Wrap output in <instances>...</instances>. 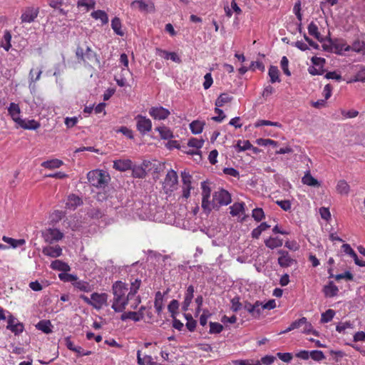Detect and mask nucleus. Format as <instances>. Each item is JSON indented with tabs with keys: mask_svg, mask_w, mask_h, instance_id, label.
<instances>
[{
	"mask_svg": "<svg viewBox=\"0 0 365 365\" xmlns=\"http://www.w3.org/2000/svg\"><path fill=\"white\" fill-rule=\"evenodd\" d=\"M112 289L114 296L112 309L116 312H122L125 309L128 301L132 299L128 298V294L125 296L128 289V285L121 281H117L113 284Z\"/></svg>",
	"mask_w": 365,
	"mask_h": 365,
	"instance_id": "nucleus-1",
	"label": "nucleus"
},
{
	"mask_svg": "<svg viewBox=\"0 0 365 365\" xmlns=\"http://www.w3.org/2000/svg\"><path fill=\"white\" fill-rule=\"evenodd\" d=\"M87 178L91 185L98 188L105 187L110 180L109 175L106 172L100 170L88 172Z\"/></svg>",
	"mask_w": 365,
	"mask_h": 365,
	"instance_id": "nucleus-2",
	"label": "nucleus"
},
{
	"mask_svg": "<svg viewBox=\"0 0 365 365\" xmlns=\"http://www.w3.org/2000/svg\"><path fill=\"white\" fill-rule=\"evenodd\" d=\"M76 55L78 59L83 61L85 63L100 65V60L97 57L96 53L89 46H87L85 52L81 47H78L76 51Z\"/></svg>",
	"mask_w": 365,
	"mask_h": 365,
	"instance_id": "nucleus-3",
	"label": "nucleus"
},
{
	"mask_svg": "<svg viewBox=\"0 0 365 365\" xmlns=\"http://www.w3.org/2000/svg\"><path fill=\"white\" fill-rule=\"evenodd\" d=\"M231 202V195L225 190L221 189L213 193L212 195V207L218 210L222 205H227Z\"/></svg>",
	"mask_w": 365,
	"mask_h": 365,
	"instance_id": "nucleus-4",
	"label": "nucleus"
},
{
	"mask_svg": "<svg viewBox=\"0 0 365 365\" xmlns=\"http://www.w3.org/2000/svg\"><path fill=\"white\" fill-rule=\"evenodd\" d=\"M277 253L279 255L277 261L280 267L284 268L297 264V260L292 257L287 251L279 250L277 251Z\"/></svg>",
	"mask_w": 365,
	"mask_h": 365,
	"instance_id": "nucleus-5",
	"label": "nucleus"
},
{
	"mask_svg": "<svg viewBox=\"0 0 365 365\" xmlns=\"http://www.w3.org/2000/svg\"><path fill=\"white\" fill-rule=\"evenodd\" d=\"M43 237L46 242L52 243L58 241L63 237V234L58 229L49 228L43 232Z\"/></svg>",
	"mask_w": 365,
	"mask_h": 365,
	"instance_id": "nucleus-6",
	"label": "nucleus"
},
{
	"mask_svg": "<svg viewBox=\"0 0 365 365\" xmlns=\"http://www.w3.org/2000/svg\"><path fill=\"white\" fill-rule=\"evenodd\" d=\"M137 120V128L138 131L142 134H145L146 133L149 132L151 130L152 128V123L151 120L148 118H146L144 116H142L140 115H138L136 117Z\"/></svg>",
	"mask_w": 365,
	"mask_h": 365,
	"instance_id": "nucleus-7",
	"label": "nucleus"
},
{
	"mask_svg": "<svg viewBox=\"0 0 365 365\" xmlns=\"http://www.w3.org/2000/svg\"><path fill=\"white\" fill-rule=\"evenodd\" d=\"M91 306L96 309H101L103 305H106L108 294L106 293L94 292L91 294Z\"/></svg>",
	"mask_w": 365,
	"mask_h": 365,
	"instance_id": "nucleus-8",
	"label": "nucleus"
},
{
	"mask_svg": "<svg viewBox=\"0 0 365 365\" xmlns=\"http://www.w3.org/2000/svg\"><path fill=\"white\" fill-rule=\"evenodd\" d=\"M38 9L34 7H27L21 16L22 23H31L33 22L35 19L38 16Z\"/></svg>",
	"mask_w": 365,
	"mask_h": 365,
	"instance_id": "nucleus-9",
	"label": "nucleus"
},
{
	"mask_svg": "<svg viewBox=\"0 0 365 365\" xmlns=\"http://www.w3.org/2000/svg\"><path fill=\"white\" fill-rule=\"evenodd\" d=\"M170 113L168 109L162 106L152 107L149 110V114L157 120H165L169 116Z\"/></svg>",
	"mask_w": 365,
	"mask_h": 365,
	"instance_id": "nucleus-10",
	"label": "nucleus"
},
{
	"mask_svg": "<svg viewBox=\"0 0 365 365\" xmlns=\"http://www.w3.org/2000/svg\"><path fill=\"white\" fill-rule=\"evenodd\" d=\"M9 115H11L13 120L17 124L20 123L22 119L20 118V108L18 104L11 103L8 108Z\"/></svg>",
	"mask_w": 365,
	"mask_h": 365,
	"instance_id": "nucleus-11",
	"label": "nucleus"
},
{
	"mask_svg": "<svg viewBox=\"0 0 365 365\" xmlns=\"http://www.w3.org/2000/svg\"><path fill=\"white\" fill-rule=\"evenodd\" d=\"M42 252L43 255L51 257H58L61 255L62 249L59 245H56L55 247L47 246L43 249Z\"/></svg>",
	"mask_w": 365,
	"mask_h": 365,
	"instance_id": "nucleus-12",
	"label": "nucleus"
},
{
	"mask_svg": "<svg viewBox=\"0 0 365 365\" xmlns=\"http://www.w3.org/2000/svg\"><path fill=\"white\" fill-rule=\"evenodd\" d=\"M323 292L327 297H334L338 294L339 289L334 284L333 282L330 281L327 284L324 286Z\"/></svg>",
	"mask_w": 365,
	"mask_h": 365,
	"instance_id": "nucleus-13",
	"label": "nucleus"
},
{
	"mask_svg": "<svg viewBox=\"0 0 365 365\" xmlns=\"http://www.w3.org/2000/svg\"><path fill=\"white\" fill-rule=\"evenodd\" d=\"M82 204V200L77 195L71 194L68 197L66 207L71 210H75Z\"/></svg>",
	"mask_w": 365,
	"mask_h": 365,
	"instance_id": "nucleus-14",
	"label": "nucleus"
},
{
	"mask_svg": "<svg viewBox=\"0 0 365 365\" xmlns=\"http://www.w3.org/2000/svg\"><path fill=\"white\" fill-rule=\"evenodd\" d=\"M18 127H21L27 130H36L40 127V124L34 120H21Z\"/></svg>",
	"mask_w": 365,
	"mask_h": 365,
	"instance_id": "nucleus-15",
	"label": "nucleus"
},
{
	"mask_svg": "<svg viewBox=\"0 0 365 365\" xmlns=\"http://www.w3.org/2000/svg\"><path fill=\"white\" fill-rule=\"evenodd\" d=\"M51 267L53 269L67 272L71 270L70 266L61 260L56 259L51 262Z\"/></svg>",
	"mask_w": 365,
	"mask_h": 365,
	"instance_id": "nucleus-16",
	"label": "nucleus"
},
{
	"mask_svg": "<svg viewBox=\"0 0 365 365\" xmlns=\"http://www.w3.org/2000/svg\"><path fill=\"white\" fill-rule=\"evenodd\" d=\"M131 168V161L129 160H118L113 162V168L120 171H125Z\"/></svg>",
	"mask_w": 365,
	"mask_h": 365,
	"instance_id": "nucleus-17",
	"label": "nucleus"
},
{
	"mask_svg": "<svg viewBox=\"0 0 365 365\" xmlns=\"http://www.w3.org/2000/svg\"><path fill=\"white\" fill-rule=\"evenodd\" d=\"M178 175L175 171L170 170L165 176V182L170 187H174L178 183Z\"/></svg>",
	"mask_w": 365,
	"mask_h": 365,
	"instance_id": "nucleus-18",
	"label": "nucleus"
},
{
	"mask_svg": "<svg viewBox=\"0 0 365 365\" xmlns=\"http://www.w3.org/2000/svg\"><path fill=\"white\" fill-rule=\"evenodd\" d=\"M37 329L41 330L45 334H50L52 332V324L49 320H41L36 325Z\"/></svg>",
	"mask_w": 365,
	"mask_h": 365,
	"instance_id": "nucleus-19",
	"label": "nucleus"
},
{
	"mask_svg": "<svg viewBox=\"0 0 365 365\" xmlns=\"http://www.w3.org/2000/svg\"><path fill=\"white\" fill-rule=\"evenodd\" d=\"M302 182L304 185L313 187H319L320 183L317 179L312 176L310 172L308 171L302 179Z\"/></svg>",
	"mask_w": 365,
	"mask_h": 365,
	"instance_id": "nucleus-20",
	"label": "nucleus"
},
{
	"mask_svg": "<svg viewBox=\"0 0 365 365\" xmlns=\"http://www.w3.org/2000/svg\"><path fill=\"white\" fill-rule=\"evenodd\" d=\"M309 34L317 38L319 41H323V38L318 30V26L316 24L312 21L308 26Z\"/></svg>",
	"mask_w": 365,
	"mask_h": 365,
	"instance_id": "nucleus-21",
	"label": "nucleus"
},
{
	"mask_svg": "<svg viewBox=\"0 0 365 365\" xmlns=\"http://www.w3.org/2000/svg\"><path fill=\"white\" fill-rule=\"evenodd\" d=\"M141 284V280L138 279H130V292H128V298H133L135 294L138 292Z\"/></svg>",
	"mask_w": 365,
	"mask_h": 365,
	"instance_id": "nucleus-22",
	"label": "nucleus"
},
{
	"mask_svg": "<svg viewBox=\"0 0 365 365\" xmlns=\"http://www.w3.org/2000/svg\"><path fill=\"white\" fill-rule=\"evenodd\" d=\"M268 74L270 78V82L272 83L275 82H280L281 80L279 78V71L277 66H271L269 68Z\"/></svg>",
	"mask_w": 365,
	"mask_h": 365,
	"instance_id": "nucleus-23",
	"label": "nucleus"
},
{
	"mask_svg": "<svg viewBox=\"0 0 365 365\" xmlns=\"http://www.w3.org/2000/svg\"><path fill=\"white\" fill-rule=\"evenodd\" d=\"M306 323V317H302L301 319L293 322L289 327L285 330L280 332V334H285L289 331H291L295 329H298L304 325Z\"/></svg>",
	"mask_w": 365,
	"mask_h": 365,
	"instance_id": "nucleus-24",
	"label": "nucleus"
},
{
	"mask_svg": "<svg viewBox=\"0 0 365 365\" xmlns=\"http://www.w3.org/2000/svg\"><path fill=\"white\" fill-rule=\"evenodd\" d=\"M264 244L267 247L273 250L282 245V240L278 237H269L264 241Z\"/></svg>",
	"mask_w": 365,
	"mask_h": 365,
	"instance_id": "nucleus-25",
	"label": "nucleus"
},
{
	"mask_svg": "<svg viewBox=\"0 0 365 365\" xmlns=\"http://www.w3.org/2000/svg\"><path fill=\"white\" fill-rule=\"evenodd\" d=\"M73 285L75 288L79 289L80 291L85 292H89L91 291V285L88 282L85 281L76 279V281L73 283Z\"/></svg>",
	"mask_w": 365,
	"mask_h": 365,
	"instance_id": "nucleus-26",
	"label": "nucleus"
},
{
	"mask_svg": "<svg viewBox=\"0 0 365 365\" xmlns=\"http://www.w3.org/2000/svg\"><path fill=\"white\" fill-rule=\"evenodd\" d=\"M63 165V161L58 159H53L44 161L41 163V166L48 169L58 168Z\"/></svg>",
	"mask_w": 365,
	"mask_h": 365,
	"instance_id": "nucleus-27",
	"label": "nucleus"
},
{
	"mask_svg": "<svg viewBox=\"0 0 365 365\" xmlns=\"http://www.w3.org/2000/svg\"><path fill=\"white\" fill-rule=\"evenodd\" d=\"M111 27L117 35L120 36L124 35V32L121 29V21L118 17H115L112 19Z\"/></svg>",
	"mask_w": 365,
	"mask_h": 365,
	"instance_id": "nucleus-28",
	"label": "nucleus"
},
{
	"mask_svg": "<svg viewBox=\"0 0 365 365\" xmlns=\"http://www.w3.org/2000/svg\"><path fill=\"white\" fill-rule=\"evenodd\" d=\"M91 16L95 19H100L103 24L108 22V17L106 13L102 10H97L91 13Z\"/></svg>",
	"mask_w": 365,
	"mask_h": 365,
	"instance_id": "nucleus-29",
	"label": "nucleus"
},
{
	"mask_svg": "<svg viewBox=\"0 0 365 365\" xmlns=\"http://www.w3.org/2000/svg\"><path fill=\"white\" fill-rule=\"evenodd\" d=\"M3 240L4 242L9 244L14 248L21 247L26 243V241L24 239L15 240L6 236L3 237Z\"/></svg>",
	"mask_w": 365,
	"mask_h": 365,
	"instance_id": "nucleus-30",
	"label": "nucleus"
},
{
	"mask_svg": "<svg viewBox=\"0 0 365 365\" xmlns=\"http://www.w3.org/2000/svg\"><path fill=\"white\" fill-rule=\"evenodd\" d=\"M365 49V43L360 41H356L353 43V44L350 46H346L344 48V51H348L350 50L354 51L356 52H360Z\"/></svg>",
	"mask_w": 365,
	"mask_h": 365,
	"instance_id": "nucleus-31",
	"label": "nucleus"
},
{
	"mask_svg": "<svg viewBox=\"0 0 365 365\" xmlns=\"http://www.w3.org/2000/svg\"><path fill=\"white\" fill-rule=\"evenodd\" d=\"M205 123L200 120H194L190 124V128L193 134L202 133Z\"/></svg>",
	"mask_w": 365,
	"mask_h": 365,
	"instance_id": "nucleus-32",
	"label": "nucleus"
},
{
	"mask_svg": "<svg viewBox=\"0 0 365 365\" xmlns=\"http://www.w3.org/2000/svg\"><path fill=\"white\" fill-rule=\"evenodd\" d=\"M156 130L160 133V137L163 139L168 140L173 137V132L168 127H158Z\"/></svg>",
	"mask_w": 365,
	"mask_h": 365,
	"instance_id": "nucleus-33",
	"label": "nucleus"
},
{
	"mask_svg": "<svg viewBox=\"0 0 365 365\" xmlns=\"http://www.w3.org/2000/svg\"><path fill=\"white\" fill-rule=\"evenodd\" d=\"M233 98L227 93H222L215 101L216 107H222L225 103L230 102Z\"/></svg>",
	"mask_w": 365,
	"mask_h": 365,
	"instance_id": "nucleus-34",
	"label": "nucleus"
},
{
	"mask_svg": "<svg viewBox=\"0 0 365 365\" xmlns=\"http://www.w3.org/2000/svg\"><path fill=\"white\" fill-rule=\"evenodd\" d=\"M11 35L9 31H6L1 43V46L3 47L6 51H9L11 47Z\"/></svg>",
	"mask_w": 365,
	"mask_h": 365,
	"instance_id": "nucleus-35",
	"label": "nucleus"
},
{
	"mask_svg": "<svg viewBox=\"0 0 365 365\" xmlns=\"http://www.w3.org/2000/svg\"><path fill=\"white\" fill-rule=\"evenodd\" d=\"M349 185L345 180H339L336 185V190L341 195H347L349 192Z\"/></svg>",
	"mask_w": 365,
	"mask_h": 365,
	"instance_id": "nucleus-36",
	"label": "nucleus"
},
{
	"mask_svg": "<svg viewBox=\"0 0 365 365\" xmlns=\"http://www.w3.org/2000/svg\"><path fill=\"white\" fill-rule=\"evenodd\" d=\"M244 202H235L230 207V214L232 216L238 215L244 210Z\"/></svg>",
	"mask_w": 365,
	"mask_h": 365,
	"instance_id": "nucleus-37",
	"label": "nucleus"
},
{
	"mask_svg": "<svg viewBox=\"0 0 365 365\" xmlns=\"http://www.w3.org/2000/svg\"><path fill=\"white\" fill-rule=\"evenodd\" d=\"M58 277L61 281L66 282H71L72 284L78 279L76 275L68 274L66 272L60 273Z\"/></svg>",
	"mask_w": 365,
	"mask_h": 365,
	"instance_id": "nucleus-38",
	"label": "nucleus"
},
{
	"mask_svg": "<svg viewBox=\"0 0 365 365\" xmlns=\"http://www.w3.org/2000/svg\"><path fill=\"white\" fill-rule=\"evenodd\" d=\"M335 315V311L333 309H328L322 314L321 323H327L332 320Z\"/></svg>",
	"mask_w": 365,
	"mask_h": 365,
	"instance_id": "nucleus-39",
	"label": "nucleus"
},
{
	"mask_svg": "<svg viewBox=\"0 0 365 365\" xmlns=\"http://www.w3.org/2000/svg\"><path fill=\"white\" fill-rule=\"evenodd\" d=\"M178 308L179 302L176 299H173L168 306V309L173 319H175V314L178 313Z\"/></svg>",
	"mask_w": 365,
	"mask_h": 365,
	"instance_id": "nucleus-40",
	"label": "nucleus"
},
{
	"mask_svg": "<svg viewBox=\"0 0 365 365\" xmlns=\"http://www.w3.org/2000/svg\"><path fill=\"white\" fill-rule=\"evenodd\" d=\"M235 148L237 149L238 152L250 150L252 148V144L249 140H238Z\"/></svg>",
	"mask_w": 365,
	"mask_h": 365,
	"instance_id": "nucleus-41",
	"label": "nucleus"
},
{
	"mask_svg": "<svg viewBox=\"0 0 365 365\" xmlns=\"http://www.w3.org/2000/svg\"><path fill=\"white\" fill-rule=\"evenodd\" d=\"M262 304L259 302V301H257L255 304H253V309L252 312L251 316L255 318H258L262 312Z\"/></svg>",
	"mask_w": 365,
	"mask_h": 365,
	"instance_id": "nucleus-42",
	"label": "nucleus"
},
{
	"mask_svg": "<svg viewBox=\"0 0 365 365\" xmlns=\"http://www.w3.org/2000/svg\"><path fill=\"white\" fill-rule=\"evenodd\" d=\"M346 329H354V324L351 322H340L336 327V330L339 333H344Z\"/></svg>",
	"mask_w": 365,
	"mask_h": 365,
	"instance_id": "nucleus-43",
	"label": "nucleus"
},
{
	"mask_svg": "<svg viewBox=\"0 0 365 365\" xmlns=\"http://www.w3.org/2000/svg\"><path fill=\"white\" fill-rule=\"evenodd\" d=\"M223 330V326L217 322H210V333L219 334Z\"/></svg>",
	"mask_w": 365,
	"mask_h": 365,
	"instance_id": "nucleus-44",
	"label": "nucleus"
},
{
	"mask_svg": "<svg viewBox=\"0 0 365 365\" xmlns=\"http://www.w3.org/2000/svg\"><path fill=\"white\" fill-rule=\"evenodd\" d=\"M128 319H133L134 322H139V318L138 317V314L135 312H125L120 316V319L122 321H125Z\"/></svg>",
	"mask_w": 365,
	"mask_h": 365,
	"instance_id": "nucleus-45",
	"label": "nucleus"
},
{
	"mask_svg": "<svg viewBox=\"0 0 365 365\" xmlns=\"http://www.w3.org/2000/svg\"><path fill=\"white\" fill-rule=\"evenodd\" d=\"M231 304H232L231 309L234 312H238L243 307L242 304L240 302L239 297H235L232 298L231 299Z\"/></svg>",
	"mask_w": 365,
	"mask_h": 365,
	"instance_id": "nucleus-46",
	"label": "nucleus"
},
{
	"mask_svg": "<svg viewBox=\"0 0 365 365\" xmlns=\"http://www.w3.org/2000/svg\"><path fill=\"white\" fill-rule=\"evenodd\" d=\"M204 140L202 139L191 138L187 143V145L197 149L201 148L203 145Z\"/></svg>",
	"mask_w": 365,
	"mask_h": 365,
	"instance_id": "nucleus-47",
	"label": "nucleus"
},
{
	"mask_svg": "<svg viewBox=\"0 0 365 365\" xmlns=\"http://www.w3.org/2000/svg\"><path fill=\"white\" fill-rule=\"evenodd\" d=\"M210 197H202V207L204 210V211L210 212L212 209V200H209Z\"/></svg>",
	"mask_w": 365,
	"mask_h": 365,
	"instance_id": "nucleus-48",
	"label": "nucleus"
},
{
	"mask_svg": "<svg viewBox=\"0 0 365 365\" xmlns=\"http://www.w3.org/2000/svg\"><path fill=\"white\" fill-rule=\"evenodd\" d=\"M310 357L317 361H319L325 359L324 353L319 350H314L310 351Z\"/></svg>",
	"mask_w": 365,
	"mask_h": 365,
	"instance_id": "nucleus-49",
	"label": "nucleus"
},
{
	"mask_svg": "<svg viewBox=\"0 0 365 365\" xmlns=\"http://www.w3.org/2000/svg\"><path fill=\"white\" fill-rule=\"evenodd\" d=\"M341 250H343L344 252L352 257L354 261L355 259L358 257L356 252L354 251V250L351 247V246L349 244H344L341 246Z\"/></svg>",
	"mask_w": 365,
	"mask_h": 365,
	"instance_id": "nucleus-50",
	"label": "nucleus"
},
{
	"mask_svg": "<svg viewBox=\"0 0 365 365\" xmlns=\"http://www.w3.org/2000/svg\"><path fill=\"white\" fill-rule=\"evenodd\" d=\"M182 180L183 182V187H192L191 186V178L192 176L189 173L183 171L181 173Z\"/></svg>",
	"mask_w": 365,
	"mask_h": 365,
	"instance_id": "nucleus-51",
	"label": "nucleus"
},
{
	"mask_svg": "<svg viewBox=\"0 0 365 365\" xmlns=\"http://www.w3.org/2000/svg\"><path fill=\"white\" fill-rule=\"evenodd\" d=\"M334 278L337 281H339L340 279H345L346 281H352L354 279V276L349 271H346L344 273L335 275Z\"/></svg>",
	"mask_w": 365,
	"mask_h": 365,
	"instance_id": "nucleus-52",
	"label": "nucleus"
},
{
	"mask_svg": "<svg viewBox=\"0 0 365 365\" xmlns=\"http://www.w3.org/2000/svg\"><path fill=\"white\" fill-rule=\"evenodd\" d=\"M252 217L256 221L259 222L264 217V211L262 208H255L252 210Z\"/></svg>",
	"mask_w": 365,
	"mask_h": 365,
	"instance_id": "nucleus-53",
	"label": "nucleus"
},
{
	"mask_svg": "<svg viewBox=\"0 0 365 365\" xmlns=\"http://www.w3.org/2000/svg\"><path fill=\"white\" fill-rule=\"evenodd\" d=\"M135 6H138V9L140 10V11H148V4H146L145 2H144L142 0H135V1H133L132 3H131V6L132 7H134Z\"/></svg>",
	"mask_w": 365,
	"mask_h": 365,
	"instance_id": "nucleus-54",
	"label": "nucleus"
},
{
	"mask_svg": "<svg viewBox=\"0 0 365 365\" xmlns=\"http://www.w3.org/2000/svg\"><path fill=\"white\" fill-rule=\"evenodd\" d=\"M289 61L286 56H283L281 60V68L284 73L288 76L291 75V73L288 68Z\"/></svg>",
	"mask_w": 365,
	"mask_h": 365,
	"instance_id": "nucleus-55",
	"label": "nucleus"
},
{
	"mask_svg": "<svg viewBox=\"0 0 365 365\" xmlns=\"http://www.w3.org/2000/svg\"><path fill=\"white\" fill-rule=\"evenodd\" d=\"M256 142L259 145H262V146H267L268 145H273L275 147L277 145V142L274 141L273 140H271V139L259 138L256 140Z\"/></svg>",
	"mask_w": 365,
	"mask_h": 365,
	"instance_id": "nucleus-56",
	"label": "nucleus"
},
{
	"mask_svg": "<svg viewBox=\"0 0 365 365\" xmlns=\"http://www.w3.org/2000/svg\"><path fill=\"white\" fill-rule=\"evenodd\" d=\"M15 335H18L24 331V325L22 323L18 322L14 324L11 328L9 329Z\"/></svg>",
	"mask_w": 365,
	"mask_h": 365,
	"instance_id": "nucleus-57",
	"label": "nucleus"
},
{
	"mask_svg": "<svg viewBox=\"0 0 365 365\" xmlns=\"http://www.w3.org/2000/svg\"><path fill=\"white\" fill-rule=\"evenodd\" d=\"M215 112L217 113L218 115L212 118V120H213L214 121L221 122L226 117L222 110L220 109L219 107H216L215 108Z\"/></svg>",
	"mask_w": 365,
	"mask_h": 365,
	"instance_id": "nucleus-58",
	"label": "nucleus"
},
{
	"mask_svg": "<svg viewBox=\"0 0 365 365\" xmlns=\"http://www.w3.org/2000/svg\"><path fill=\"white\" fill-rule=\"evenodd\" d=\"M277 356L284 362L289 363L292 359V354L291 353H281L278 352Z\"/></svg>",
	"mask_w": 365,
	"mask_h": 365,
	"instance_id": "nucleus-59",
	"label": "nucleus"
},
{
	"mask_svg": "<svg viewBox=\"0 0 365 365\" xmlns=\"http://www.w3.org/2000/svg\"><path fill=\"white\" fill-rule=\"evenodd\" d=\"M204 78H205V81L203 83V87L205 89H208L209 88H210V86H212V84L213 83V80H212L211 73H206L204 76Z\"/></svg>",
	"mask_w": 365,
	"mask_h": 365,
	"instance_id": "nucleus-60",
	"label": "nucleus"
},
{
	"mask_svg": "<svg viewBox=\"0 0 365 365\" xmlns=\"http://www.w3.org/2000/svg\"><path fill=\"white\" fill-rule=\"evenodd\" d=\"M276 203L284 211H288L291 209L289 200H277Z\"/></svg>",
	"mask_w": 365,
	"mask_h": 365,
	"instance_id": "nucleus-61",
	"label": "nucleus"
},
{
	"mask_svg": "<svg viewBox=\"0 0 365 365\" xmlns=\"http://www.w3.org/2000/svg\"><path fill=\"white\" fill-rule=\"evenodd\" d=\"M202 188V196L206 197H210L211 190L208 185H207L205 182H202L201 183Z\"/></svg>",
	"mask_w": 365,
	"mask_h": 365,
	"instance_id": "nucleus-62",
	"label": "nucleus"
},
{
	"mask_svg": "<svg viewBox=\"0 0 365 365\" xmlns=\"http://www.w3.org/2000/svg\"><path fill=\"white\" fill-rule=\"evenodd\" d=\"M194 287L192 285H190L186 290L185 299L192 302L194 296Z\"/></svg>",
	"mask_w": 365,
	"mask_h": 365,
	"instance_id": "nucleus-63",
	"label": "nucleus"
},
{
	"mask_svg": "<svg viewBox=\"0 0 365 365\" xmlns=\"http://www.w3.org/2000/svg\"><path fill=\"white\" fill-rule=\"evenodd\" d=\"M355 81L365 82V68H361L355 76Z\"/></svg>",
	"mask_w": 365,
	"mask_h": 365,
	"instance_id": "nucleus-64",
	"label": "nucleus"
}]
</instances>
